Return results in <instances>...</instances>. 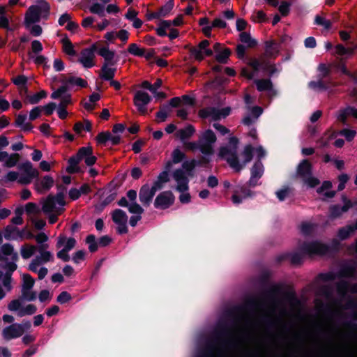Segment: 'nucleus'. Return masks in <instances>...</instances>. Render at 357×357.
<instances>
[{"instance_id": "nucleus-1", "label": "nucleus", "mask_w": 357, "mask_h": 357, "mask_svg": "<svg viewBox=\"0 0 357 357\" xmlns=\"http://www.w3.org/2000/svg\"><path fill=\"white\" fill-rule=\"evenodd\" d=\"M253 148L251 145L245 146L241 157L243 162L241 164L237 157V151L236 149H228L227 147H221L219 152V155L225 158L229 166L233 168L236 172H240L243 167L250 162L252 159Z\"/></svg>"}, {"instance_id": "nucleus-2", "label": "nucleus", "mask_w": 357, "mask_h": 357, "mask_svg": "<svg viewBox=\"0 0 357 357\" xmlns=\"http://www.w3.org/2000/svg\"><path fill=\"white\" fill-rule=\"evenodd\" d=\"M301 252H295L290 255L291 262L293 264H299L303 259V255H323L328 251V246L320 241H311L304 243L301 246Z\"/></svg>"}, {"instance_id": "nucleus-3", "label": "nucleus", "mask_w": 357, "mask_h": 357, "mask_svg": "<svg viewBox=\"0 0 357 357\" xmlns=\"http://www.w3.org/2000/svg\"><path fill=\"white\" fill-rule=\"evenodd\" d=\"M48 248L49 245L46 243L39 245L38 252L40 255L33 259L29 265V270L33 273H37L39 280H43L47 275L48 270L45 267H41L38 269V267L43 264L54 260L53 255L47 250Z\"/></svg>"}, {"instance_id": "nucleus-4", "label": "nucleus", "mask_w": 357, "mask_h": 357, "mask_svg": "<svg viewBox=\"0 0 357 357\" xmlns=\"http://www.w3.org/2000/svg\"><path fill=\"white\" fill-rule=\"evenodd\" d=\"M50 8V6L46 1H41L36 5L30 6L25 14L26 27H29L33 23L39 22L42 17L46 18Z\"/></svg>"}, {"instance_id": "nucleus-5", "label": "nucleus", "mask_w": 357, "mask_h": 357, "mask_svg": "<svg viewBox=\"0 0 357 357\" xmlns=\"http://www.w3.org/2000/svg\"><path fill=\"white\" fill-rule=\"evenodd\" d=\"M65 205L66 201L62 192H59L55 196L50 195L43 202L42 211L45 213L61 214L64 211Z\"/></svg>"}, {"instance_id": "nucleus-6", "label": "nucleus", "mask_w": 357, "mask_h": 357, "mask_svg": "<svg viewBox=\"0 0 357 357\" xmlns=\"http://www.w3.org/2000/svg\"><path fill=\"white\" fill-rule=\"evenodd\" d=\"M31 327V324L29 321H23L21 324L15 323L5 327L2 330L1 335L4 340L8 341L21 337Z\"/></svg>"}, {"instance_id": "nucleus-7", "label": "nucleus", "mask_w": 357, "mask_h": 357, "mask_svg": "<svg viewBox=\"0 0 357 357\" xmlns=\"http://www.w3.org/2000/svg\"><path fill=\"white\" fill-rule=\"evenodd\" d=\"M296 175L308 186L313 188L319 184V181L312 176V165L307 160H303L297 167Z\"/></svg>"}, {"instance_id": "nucleus-8", "label": "nucleus", "mask_w": 357, "mask_h": 357, "mask_svg": "<svg viewBox=\"0 0 357 357\" xmlns=\"http://www.w3.org/2000/svg\"><path fill=\"white\" fill-rule=\"evenodd\" d=\"M199 149L205 155H211L213 144L216 142V136L211 130H206L199 137Z\"/></svg>"}, {"instance_id": "nucleus-9", "label": "nucleus", "mask_w": 357, "mask_h": 357, "mask_svg": "<svg viewBox=\"0 0 357 357\" xmlns=\"http://www.w3.org/2000/svg\"><path fill=\"white\" fill-rule=\"evenodd\" d=\"M18 169L22 172V175L18 179V183L22 185L29 184L33 178H38L39 172L33 167L30 161H25L18 166Z\"/></svg>"}, {"instance_id": "nucleus-10", "label": "nucleus", "mask_w": 357, "mask_h": 357, "mask_svg": "<svg viewBox=\"0 0 357 357\" xmlns=\"http://www.w3.org/2000/svg\"><path fill=\"white\" fill-rule=\"evenodd\" d=\"M61 83L63 85L51 94V98L52 99H58L60 96L65 93V92L68 91L69 85H77L81 87H86L87 85L86 82L82 78L73 76L64 77L61 80Z\"/></svg>"}, {"instance_id": "nucleus-11", "label": "nucleus", "mask_w": 357, "mask_h": 357, "mask_svg": "<svg viewBox=\"0 0 357 357\" xmlns=\"http://www.w3.org/2000/svg\"><path fill=\"white\" fill-rule=\"evenodd\" d=\"M8 309L10 312H16L19 317L33 314L37 308L33 304H29L25 307L22 306V301L20 299H14L8 304Z\"/></svg>"}, {"instance_id": "nucleus-12", "label": "nucleus", "mask_w": 357, "mask_h": 357, "mask_svg": "<svg viewBox=\"0 0 357 357\" xmlns=\"http://www.w3.org/2000/svg\"><path fill=\"white\" fill-rule=\"evenodd\" d=\"M355 268L352 266H347L341 268L338 272H329L327 273H321L319 275L320 280L324 282L333 281L336 279L342 278H349L354 275Z\"/></svg>"}, {"instance_id": "nucleus-13", "label": "nucleus", "mask_w": 357, "mask_h": 357, "mask_svg": "<svg viewBox=\"0 0 357 357\" xmlns=\"http://www.w3.org/2000/svg\"><path fill=\"white\" fill-rule=\"evenodd\" d=\"M209 41L204 40L199 43L197 47L190 48V54L197 61H202L204 56H210L213 54V51L208 48Z\"/></svg>"}, {"instance_id": "nucleus-14", "label": "nucleus", "mask_w": 357, "mask_h": 357, "mask_svg": "<svg viewBox=\"0 0 357 357\" xmlns=\"http://www.w3.org/2000/svg\"><path fill=\"white\" fill-rule=\"evenodd\" d=\"M151 97L148 93L143 91H137L134 96V105L137 107L139 112L145 115L147 114L146 105L151 102Z\"/></svg>"}, {"instance_id": "nucleus-15", "label": "nucleus", "mask_w": 357, "mask_h": 357, "mask_svg": "<svg viewBox=\"0 0 357 357\" xmlns=\"http://www.w3.org/2000/svg\"><path fill=\"white\" fill-rule=\"evenodd\" d=\"M96 50V46L93 45L89 48L82 50L80 52L78 61L84 68H90L96 65L94 61L96 57L94 52Z\"/></svg>"}, {"instance_id": "nucleus-16", "label": "nucleus", "mask_w": 357, "mask_h": 357, "mask_svg": "<svg viewBox=\"0 0 357 357\" xmlns=\"http://www.w3.org/2000/svg\"><path fill=\"white\" fill-rule=\"evenodd\" d=\"M175 197L171 191L160 192L155 198L154 206L157 208L166 209L174 202Z\"/></svg>"}, {"instance_id": "nucleus-17", "label": "nucleus", "mask_w": 357, "mask_h": 357, "mask_svg": "<svg viewBox=\"0 0 357 357\" xmlns=\"http://www.w3.org/2000/svg\"><path fill=\"white\" fill-rule=\"evenodd\" d=\"M249 66L254 69L255 71H259L263 70L268 71L270 75H273L277 72V69L275 66L270 64L264 57L260 59H252L249 63Z\"/></svg>"}, {"instance_id": "nucleus-18", "label": "nucleus", "mask_w": 357, "mask_h": 357, "mask_svg": "<svg viewBox=\"0 0 357 357\" xmlns=\"http://www.w3.org/2000/svg\"><path fill=\"white\" fill-rule=\"evenodd\" d=\"M20 159L19 153L9 154L6 151H0V162L6 168H12L16 166Z\"/></svg>"}, {"instance_id": "nucleus-19", "label": "nucleus", "mask_w": 357, "mask_h": 357, "mask_svg": "<svg viewBox=\"0 0 357 357\" xmlns=\"http://www.w3.org/2000/svg\"><path fill=\"white\" fill-rule=\"evenodd\" d=\"M173 177L177 183L176 190L183 192L188 190V179L183 169H176L173 174Z\"/></svg>"}, {"instance_id": "nucleus-20", "label": "nucleus", "mask_w": 357, "mask_h": 357, "mask_svg": "<svg viewBox=\"0 0 357 357\" xmlns=\"http://www.w3.org/2000/svg\"><path fill=\"white\" fill-rule=\"evenodd\" d=\"M87 151V149H79L77 154L74 156H72L68 160V164L66 170L68 173L73 174L79 172V167L77 165L82 160V156L84 155Z\"/></svg>"}, {"instance_id": "nucleus-21", "label": "nucleus", "mask_w": 357, "mask_h": 357, "mask_svg": "<svg viewBox=\"0 0 357 357\" xmlns=\"http://www.w3.org/2000/svg\"><path fill=\"white\" fill-rule=\"evenodd\" d=\"M155 195L154 192L151 190L149 184L142 185L139 190V198L141 203L144 206H149Z\"/></svg>"}, {"instance_id": "nucleus-22", "label": "nucleus", "mask_w": 357, "mask_h": 357, "mask_svg": "<svg viewBox=\"0 0 357 357\" xmlns=\"http://www.w3.org/2000/svg\"><path fill=\"white\" fill-rule=\"evenodd\" d=\"M337 291L339 296L343 298L348 292L357 293V284H350L344 280H340L337 284Z\"/></svg>"}, {"instance_id": "nucleus-23", "label": "nucleus", "mask_w": 357, "mask_h": 357, "mask_svg": "<svg viewBox=\"0 0 357 357\" xmlns=\"http://www.w3.org/2000/svg\"><path fill=\"white\" fill-rule=\"evenodd\" d=\"M54 184L52 177L45 176L41 180H37L35 183V189L38 192H43L49 190Z\"/></svg>"}, {"instance_id": "nucleus-24", "label": "nucleus", "mask_w": 357, "mask_h": 357, "mask_svg": "<svg viewBox=\"0 0 357 357\" xmlns=\"http://www.w3.org/2000/svg\"><path fill=\"white\" fill-rule=\"evenodd\" d=\"M76 245V240L74 238H67L66 236L60 235L58 237L56 247L61 248L63 247V250L67 251L71 250L73 248H75Z\"/></svg>"}, {"instance_id": "nucleus-25", "label": "nucleus", "mask_w": 357, "mask_h": 357, "mask_svg": "<svg viewBox=\"0 0 357 357\" xmlns=\"http://www.w3.org/2000/svg\"><path fill=\"white\" fill-rule=\"evenodd\" d=\"M263 172L262 163L260 161L256 162L251 169V178L249 181L250 185H255L257 179L261 176Z\"/></svg>"}, {"instance_id": "nucleus-26", "label": "nucleus", "mask_w": 357, "mask_h": 357, "mask_svg": "<svg viewBox=\"0 0 357 357\" xmlns=\"http://www.w3.org/2000/svg\"><path fill=\"white\" fill-rule=\"evenodd\" d=\"M98 54L104 59V63L107 65H114L116 62L114 61L115 56V52L109 50L107 47H100Z\"/></svg>"}, {"instance_id": "nucleus-27", "label": "nucleus", "mask_w": 357, "mask_h": 357, "mask_svg": "<svg viewBox=\"0 0 357 357\" xmlns=\"http://www.w3.org/2000/svg\"><path fill=\"white\" fill-rule=\"evenodd\" d=\"M18 237L23 238L22 231L14 225H7L4 229V238L6 240L17 239Z\"/></svg>"}, {"instance_id": "nucleus-28", "label": "nucleus", "mask_w": 357, "mask_h": 357, "mask_svg": "<svg viewBox=\"0 0 357 357\" xmlns=\"http://www.w3.org/2000/svg\"><path fill=\"white\" fill-rule=\"evenodd\" d=\"M199 114L203 119L211 118L214 121L220 119V109L215 107L202 109L199 111Z\"/></svg>"}, {"instance_id": "nucleus-29", "label": "nucleus", "mask_w": 357, "mask_h": 357, "mask_svg": "<svg viewBox=\"0 0 357 357\" xmlns=\"http://www.w3.org/2000/svg\"><path fill=\"white\" fill-rule=\"evenodd\" d=\"M344 206L340 207L339 206L335 205L331 207L330 212L332 218H337L342 215V213L347 212L351 207V203L349 200H346L344 198Z\"/></svg>"}, {"instance_id": "nucleus-30", "label": "nucleus", "mask_w": 357, "mask_h": 357, "mask_svg": "<svg viewBox=\"0 0 357 357\" xmlns=\"http://www.w3.org/2000/svg\"><path fill=\"white\" fill-rule=\"evenodd\" d=\"M112 65H107V63L102 64L99 73V76L101 79L109 81L114 78L116 69L112 68Z\"/></svg>"}, {"instance_id": "nucleus-31", "label": "nucleus", "mask_w": 357, "mask_h": 357, "mask_svg": "<svg viewBox=\"0 0 357 357\" xmlns=\"http://www.w3.org/2000/svg\"><path fill=\"white\" fill-rule=\"evenodd\" d=\"M349 116L357 119V109L348 107L343 110H340L337 114V119L343 123H346L347 119Z\"/></svg>"}, {"instance_id": "nucleus-32", "label": "nucleus", "mask_w": 357, "mask_h": 357, "mask_svg": "<svg viewBox=\"0 0 357 357\" xmlns=\"http://www.w3.org/2000/svg\"><path fill=\"white\" fill-rule=\"evenodd\" d=\"M195 132V128L191 125H188L185 128L178 130L176 132V135L183 143L184 142H186L185 140L190 139L194 135Z\"/></svg>"}, {"instance_id": "nucleus-33", "label": "nucleus", "mask_w": 357, "mask_h": 357, "mask_svg": "<svg viewBox=\"0 0 357 357\" xmlns=\"http://www.w3.org/2000/svg\"><path fill=\"white\" fill-rule=\"evenodd\" d=\"M2 255L10 257L13 261H17L19 259L18 254L14 250V247L10 243H5L0 248Z\"/></svg>"}, {"instance_id": "nucleus-34", "label": "nucleus", "mask_w": 357, "mask_h": 357, "mask_svg": "<svg viewBox=\"0 0 357 357\" xmlns=\"http://www.w3.org/2000/svg\"><path fill=\"white\" fill-rule=\"evenodd\" d=\"M36 250L38 251V247L26 243L21 246L20 254L24 259H28L34 255Z\"/></svg>"}, {"instance_id": "nucleus-35", "label": "nucleus", "mask_w": 357, "mask_h": 357, "mask_svg": "<svg viewBox=\"0 0 357 357\" xmlns=\"http://www.w3.org/2000/svg\"><path fill=\"white\" fill-rule=\"evenodd\" d=\"M279 52V45L273 40L266 41L265 43V54L267 56H275Z\"/></svg>"}, {"instance_id": "nucleus-36", "label": "nucleus", "mask_w": 357, "mask_h": 357, "mask_svg": "<svg viewBox=\"0 0 357 357\" xmlns=\"http://www.w3.org/2000/svg\"><path fill=\"white\" fill-rule=\"evenodd\" d=\"M81 149H87V151H86L85 154L82 156V160H84L86 165L88 166L93 165L96 162V157L93 155V151L92 148L90 146L87 147H82Z\"/></svg>"}, {"instance_id": "nucleus-37", "label": "nucleus", "mask_w": 357, "mask_h": 357, "mask_svg": "<svg viewBox=\"0 0 357 357\" xmlns=\"http://www.w3.org/2000/svg\"><path fill=\"white\" fill-rule=\"evenodd\" d=\"M61 43L63 46V50L66 54L70 56L75 55L76 52L74 50V46L66 36L61 39Z\"/></svg>"}, {"instance_id": "nucleus-38", "label": "nucleus", "mask_w": 357, "mask_h": 357, "mask_svg": "<svg viewBox=\"0 0 357 357\" xmlns=\"http://www.w3.org/2000/svg\"><path fill=\"white\" fill-rule=\"evenodd\" d=\"M112 220L116 225H118L123 222H127L128 216L121 209H116L112 213Z\"/></svg>"}, {"instance_id": "nucleus-39", "label": "nucleus", "mask_w": 357, "mask_h": 357, "mask_svg": "<svg viewBox=\"0 0 357 357\" xmlns=\"http://www.w3.org/2000/svg\"><path fill=\"white\" fill-rule=\"evenodd\" d=\"M240 40L243 43H245L248 47H254L257 45V42L252 38L250 34L248 32H242L240 34Z\"/></svg>"}, {"instance_id": "nucleus-40", "label": "nucleus", "mask_w": 357, "mask_h": 357, "mask_svg": "<svg viewBox=\"0 0 357 357\" xmlns=\"http://www.w3.org/2000/svg\"><path fill=\"white\" fill-rule=\"evenodd\" d=\"M354 233L352 225H347L340 228L337 232V236L340 240H345Z\"/></svg>"}, {"instance_id": "nucleus-41", "label": "nucleus", "mask_w": 357, "mask_h": 357, "mask_svg": "<svg viewBox=\"0 0 357 357\" xmlns=\"http://www.w3.org/2000/svg\"><path fill=\"white\" fill-rule=\"evenodd\" d=\"M26 119V114H19L15 119V124L17 126L22 127V130L25 131L31 130L32 126L29 123H25Z\"/></svg>"}, {"instance_id": "nucleus-42", "label": "nucleus", "mask_w": 357, "mask_h": 357, "mask_svg": "<svg viewBox=\"0 0 357 357\" xmlns=\"http://www.w3.org/2000/svg\"><path fill=\"white\" fill-rule=\"evenodd\" d=\"M255 83L259 91H266L272 88V82L268 79H255Z\"/></svg>"}, {"instance_id": "nucleus-43", "label": "nucleus", "mask_w": 357, "mask_h": 357, "mask_svg": "<svg viewBox=\"0 0 357 357\" xmlns=\"http://www.w3.org/2000/svg\"><path fill=\"white\" fill-rule=\"evenodd\" d=\"M13 83L18 86L19 89L24 90V93H27L28 89L26 87L27 77L24 75H18L13 79Z\"/></svg>"}, {"instance_id": "nucleus-44", "label": "nucleus", "mask_w": 357, "mask_h": 357, "mask_svg": "<svg viewBox=\"0 0 357 357\" xmlns=\"http://www.w3.org/2000/svg\"><path fill=\"white\" fill-rule=\"evenodd\" d=\"M86 243L89 245V250L91 252L97 251L99 244L94 235H89L86 238Z\"/></svg>"}, {"instance_id": "nucleus-45", "label": "nucleus", "mask_w": 357, "mask_h": 357, "mask_svg": "<svg viewBox=\"0 0 357 357\" xmlns=\"http://www.w3.org/2000/svg\"><path fill=\"white\" fill-rule=\"evenodd\" d=\"M309 87L314 90H326L328 89V85L323 79L319 78L317 81H311L309 83Z\"/></svg>"}, {"instance_id": "nucleus-46", "label": "nucleus", "mask_w": 357, "mask_h": 357, "mask_svg": "<svg viewBox=\"0 0 357 357\" xmlns=\"http://www.w3.org/2000/svg\"><path fill=\"white\" fill-rule=\"evenodd\" d=\"M128 51L130 54L138 56H142L145 53V50L140 48L136 43L130 44L128 48Z\"/></svg>"}, {"instance_id": "nucleus-47", "label": "nucleus", "mask_w": 357, "mask_h": 357, "mask_svg": "<svg viewBox=\"0 0 357 357\" xmlns=\"http://www.w3.org/2000/svg\"><path fill=\"white\" fill-rule=\"evenodd\" d=\"M21 293L24 300L31 301L36 298V294L31 289L22 288Z\"/></svg>"}, {"instance_id": "nucleus-48", "label": "nucleus", "mask_w": 357, "mask_h": 357, "mask_svg": "<svg viewBox=\"0 0 357 357\" xmlns=\"http://www.w3.org/2000/svg\"><path fill=\"white\" fill-rule=\"evenodd\" d=\"M174 7V0H169L167 3L161 7L158 11L160 17H165L170 13Z\"/></svg>"}, {"instance_id": "nucleus-49", "label": "nucleus", "mask_w": 357, "mask_h": 357, "mask_svg": "<svg viewBox=\"0 0 357 357\" xmlns=\"http://www.w3.org/2000/svg\"><path fill=\"white\" fill-rule=\"evenodd\" d=\"M231 54V51L225 48L222 51H220L216 55V60L222 63H225L227 61V59L229 58V55Z\"/></svg>"}, {"instance_id": "nucleus-50", "label": "nucleus", "mask_w": 357, "mask_h": 357, "mask_svg": "<svg viewBox=\"0 0 357 357\" xmlns=\"http://www.w3.org/2000/svg\"><path fill=\"white\" fill-rule=\"evenodd\" d=\"M170 112V109L168 105H163L160 107V110L157 112L156 117L160 119V121H165Z\"/></svg>"}, {"instance_id": "nucleus-51", "label": "nucleus", "mask_w": 357, "mask_h": 357, "mask_svg": "<svg viewBox=\"0 0 357 357\" xmlns=\"http://www.w3.org/2000/svg\"><path fill=\"white\" fill-rule=\"evenodd\" d=\"M47 96V92L45 91H40V92L33 95L28 96L29 102L31 104H36L38 103L42 98H44Z\"/></svg>"}, {"instance_id": "nucleus-52", "label": "nucleus", "mask_w": 357, "mask_h": 357, "mask_svg": "<svg viewBox=\"0 0 357 357\" xmlns=\"http://www.w3.org/2000/svg\"><path fill=\"white\" fill-rule=\"evenodd\" d=\"M128 211L130 213L137 214V215H141L144 213L142 207L136 202H131L129 204Z\"/></svg>"}, {"instance_id": "nucleus-53", "label": "nucleus", "mask_w": 357, "mask_h": 357, "mask_svg": "<svg viewBox=\"0 0 357 357\" xmlns=\"http://www.w3.org/2000/svg\"><path fill=\"white\" fill-rule=\"evenodd\" d=\"M104 10H105L104 6L101 5L98 3H93L89 8V10L91 13L98 14L102 17L104 16V15H105Z\"/></svg>"}, {"instance_id": "nucleus-54", "label": "nucleus", "mask_w": 357, "mask_h": 357, "mask_svg": "<svg viewBox=\"0 0 357 357\" xmlns=\"http://www.w3.org/2000/svg\"><path fill=\"white\" fill-rule=\"evenodd\" d=\"M23 283L22 288L32 289L34 284V280L29 274H24L22 275Z\"/></svg>"}, {"instance_id": "nucleus-55", "label": "nucleus", "mask_w": 357, "mask_h": 357, "mask_svg": "<svg viewBox=\"0 0 357 357\" xmlns=\"http://www.w3.org/2000/svg\"><path fill=\"white\" fill-rule=\"evenodd\" d=\"M172 162L179 163L185 158V154L178 149H175L172 153Z\"/></svg>"}, {"instance_id": "nucleus-56", "label": "nucleus", "mask_w": 357, "mask_h": 357, "mask_svg": "<svg viewBox=\"0 0 357 357\" xmlns=\"http://www.w3.org/2000/svg\"><path fill=\"white\" fill-rule=\"evenodd\" d=\"M317 69L319 72V78L321 79L327 77L330 73V66L325 63H320Z\"/></svg>"}, {"instance_id": "nucleus-57", "label": "nucleus", "mask_w": 357, "mask_h": 357, "mask_svg": "<svg viewBox=\"0 0 357 357\" xmlns=\"http://www.w3.org/2000/svg\"><path fill=\"white\" fill-rule=\"evenodd\" d=\"M315 23L318 25L323 26L326 29H330L331 22L330 20L325 19L324 17L317 15L315 17Z\"/></svg>"}, {"instance_id": "nucleus-58", "label": "nucleus", "mask_w": 357, "mask_h": 357, "mask_svg": "<svg viewBox=\"0 0 357 357\" xmlns=\"http://www.w3.org/2000/svg\"><path fill=\"white\" fill-rule=\"evenodd\" d=\"M25 211L27 214H36L39 212L37 205L32 202H29L26 204Z\"/></svg>"}, {"instance_id": "nucleus-59", "label": "nucleus", "mask_w": 357, "mask_h": 357, "mask_svg": "<svg viewBox=\"0 0 357 357\" xmlns=\"http://www.w3.org/2000/svg\"><path fill=\"white\" fill-rule=\"evenodd\" d=\"M291 194V189L289 188H285L276 192L277 197L280 201H283L286 197L289 196Z\"/></svg>"}, {"instance_id": "nucleus-60", "label": "nucleus", "mask_w": 357, "mask_h": 357, "mask_svg": "<svg viewBox=\"0 0 357 357\" xmlns=\"http://www.w3.org/2000/svg\"><path fill=\"white\" fill-rule=\"evenodd\" d=\"M20 174L18 172H14V171H10L9 172L7 173V174L4 176V178H3V181L7 182V181H15L16 180L18 181L19 178H20Z\"/></svg>"}, {"instance_id": "nucleus-61", "label": "nucleus", "mask_w": 357, "mask_h": 357, "mask_svg": "<svg viewBox=\"0 0 357 357\" xmlns=\"http://www.w3.org/2000/svg\"><path fill=\"white\" fill-rule=\"evenodd\" d=\"M290 6H291L290 3H289L287 1H282L278 9H279L280 13L282 14V15L286 16L289 14Z\"/></svg>"}, {"instance_id": "nucleus-62", "label": "nucleus", "mask_w": 357, "mask_h": 357, "mask_svg": "<svg viewBox=\"0 0 357 357\" xmlns=\"http://www.w3.org/2000/svg\"><path fill=\"white\" fill-rule=\"evenodd\" d=\"M59 98H61V102L59 104L60 107H66L71 102L70 95L66 92H65V93H63Z\"/></svg>"}, {"instance_id": "nucleus-63", "label": "nucleus", "mask_w": 357, "mask_h": 357, "mask_svg": "<svg viewBox=\"0 0 357 357\" xmlns=\"http://www.w3.org/2000/svg\"><path fill=\"white\" fill-rule=\"evenodd\" d=\"M71 299V296L67 291H62L57 297V301L61 304L66 303Z\"/></svg>"}, {"instance_id": "nucleus-64", "label": "nucleus", "mask_w": 357, "mask_h": 357, "mask_svg": "<svg viewBox=\"0 0 357 357\" xmlns=\"http://www.w3.org/2000/svg\"><path fill=\"white\" fill-rule=\"evenodd\" d=\"M43 45L39 40H35L31 43V50L34 54H38L43 50Z\"/></svg>"}]
</instances>
